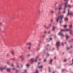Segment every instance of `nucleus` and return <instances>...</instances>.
<instances>
[{"label": "nucleus", "mask_w": 73, "mask_h": 73, "mask_svg": "<svg viewBox=\"0 0 73 73\" xmlns=\"http://www.w3.org/2000/svg\"><path fill=\"white\" fill-rule=\"evenodd\" d=\"M46 40H48V39L47 38V39H46Z\"/></svg>", "instance_id": "63"}, {"label": "nucleus", "mask_w": 73, "mask_h": 73, "mask_svg": "<svg viewBox=\"0 0 73 73\" xmlns=\"http://www.w3.org/2000/svg\"><path fill=\"white\" fill-rule=\"evenodd\" d=\"M69 27L70 28H72V27H73V25H69Z\"/></svg>", "instance_id": "14"}, {"label": "nucleus", "mask_w": 73, "mask_h": 73, "mask_svg": "<svg viewBox=\"0 0 73 73\" xmlns=\"http://www.w3.org/2000/svg\"><path fill=\"white\" fill-rule=\"evenodd\" d=\"M11 66H14V65L13 64L11 65Z\"/></svg>", "instance_id": "53"}, {"label": "nucleus", "mask_w": 73, "mask_h": 73, "mask_svg": "<svg viewBox=\"0 0 73 73\" xmlns=\"http://www.w3.org/2000/svg\"><path fill=\"white\" fill-rule=\"evenodd\" d=\"M30 56H31V54H28V55H27V57H29Z\"/></svg>", "instance_id": "27"}, {"label": "nucleus", "mask_w": 73, "mask_h": 73, "mask_svg": "<svg viewBox=\"0 0 73 73\" xmlns=\"http://www.w3.org/2000/svg\"><path fill=\"white\" fill-rule=\"evenodd\" d=\"M50 12L52 14H53V13H54V11H53V10H51Z\"/></svg>", "instance_id": "18"}, {"label": "nucleus", "mask_w": 73, "mask_h": 73, "mask_svg": "<svg viewBox=\"0 0 73 73\" xmlns=\"http://www.w3.org/2000/svg\"><path fill=\"white\" fill-rule=\"evenodd\" d=\"M44 33H46V31H45Z\"/></svg>", "instance_id": "57"}, {"label": "nucleus", "mask_w": 73, "mask_h": 73, "mask_svg": "<svg viewBox=\"0 0 73 73\" xmlns=\"http://www.w3.org/2000/svg\"><path fill=\"white\" fill-rule=\"evenodd\" d=\"M40 12H41V11H40V10H38V13H40Z\"/></svg>", "instance_id": "44"}, {"label": "nucleus", "mask_w": 73, "mask_h": 73, "mask_svg": "<svg viewBox=\"0 0 73 73\" xmlns=\"http://www.w3.org/2000/svg\"><path fill=\"white\" fill-rule=\"evenodd\" d=\"M31 46H29L28 48V49H29V50H30V49H31Z\"/></svg>", "instance_id": "29"}, {"label": "nucleus", "mask_w": 73, "mask_h": 73, "mask_svg": "<svg viewBox=\"0 0 73 73\" xmlns=\"http://www.w3.org/2000/svg\"><path fill=\"white\" fill-rule=\"evenodd\" d=\"M47 60H46V59H45L44 60V62H46Z\"/></svg>", "instance_id": "23"}, {"label": "nucleus", "mask_w": 73, "mask_h": 73, "mask_svg": "<svg viewBox=\"0 0 73 73\" xmlns=\"http://www.w3.org/2000/svg\"><path fill=\"white\" fill-rule=\"evenodd\" d=\"M52 40V38H50V40L51 41Z\"/></svg>", "instance_id": "38"}, {"label": "nucleus", "mask_w": 73, "mask_h": 73, "mask_svg": "<svg viewBox=\"0 0 73 73\" xmlns=\"http://www.w3.org/2000/svg\"><path fill=\"white\" fill-rule=\"evenodd\" d=\"M71 41H73V39H72L71 40Z\"/></svg>", "instance_id": "62"}, {"label": "nucleus", "mask_w": 73, "mask_h": 73, "mask_svg": "<svg viewBox=\"0 0 73 73\" xmlns=\"http://www.w3.org/2000/svg\"><path fill=\"white\" fill-rule=\"evenodd\" d=\"M57 8H56V7H55V10H57Z\"/></svg>", "instance_id": "52"}, {"label": "nucleus", "mask_w": 73, "mask_h": 73, "mask_svg": "<svg viewBox=\"0 0 73 73\" xmlns=\"http://www.w3.org/2000/svg\"><path fill=\"white\" fill-rule=\"evenodd\" d=\"M69 36H66V38H67V39H68V38H69Z\"/></svg>", "instance_id": "31"}, {"label": "nucleus", "mask_w": 73, "mask_h": 73, "mask_svg": "<svg viewBox=\"0 0 73 73\" xmlns=\"http://www.w3.org/2000/svg\"><path fill=\"white\" fill-rule=\"evenodd\" d=\"M41 64L40 62H39L38 63V65H39V64Z\"/></svg>", "instance_id": "48"}, {"label": "nucleus", "mask_w": 73, "mask_h": 73, "mask_svg": "<svg viewBox=\"0 0 73 73\" xmlns=\"http://www.w3.org/2000/svg\"><path fill=\"white\" fill-rule=\"evenodd\" d=\"M64 69H63L62 70V71H64Z\"/></svg>", "instance_id": "58"}, {"label": "nucleus", "mask_w": 73, "mask_h": 73, "mask_svg": "<svg viewBox=\"0 0 73 73\" xmlns=\"http://www.w3.org/2000/svg\"><path fill=\"white\" fill-rule=\"evenodd\" d=\"M26 66L27 68H28L29 66V64H27L26 65Z\"/></svg>", "instance_id": "13"}, {"label": "nucleus", "mask_w": 73, "mask_h": 73, "mask_svg": "<svg viewBox=\"0 0 73 73\" xmlns=\"http://www.w3.org/2000/svg\"><path fill=\"white\" fill-rule=\"evenodd\" d=\"M38 68H40V69H42V68H43V66L41 65L40 66H38Z\"/></svg>", "instance_id": "10"}, {"label": "nucleus", "mask_w": 73, "mask_h": 73, "mask_svg": "<svg viewBox=\"0 0 73 73\" xmlns=\"http://www.w3.org/2000/svg\"><path fill=\"white\" fill-rule=\"evenodd\" d=\"M32 44L31 43H27L26 44V45H31Z\"/></svg>", "instance_id": "15"}, {"label": "nucleus", "mask_w": 73, "mask_h": 73, "mask_svg": "<svg viewBox=\"0 0 73 73\" xmlns=\"http://www.w3.org/2000/svg\"><path fill=\"white\" fill-rule=\"evenodd\" d=\"M50 33V31H49L48 33V34H49V33Z\"/></svg>", "instance_id": "47"}, {"label": "nucleus", "mask_w": 73, "mask_h": 73, "mask_svg": "<svg viewBox=\"0 0 73 73\" xmlns=\"http://www.w3.org/2000/svg\"><path fill=\"white\" fill-rule=\"evenodd\" d=\"M30 61L32 62H34L35 61V59L33 58H32L30 59Z\"/></svg>", "instance_id": "9"}, {"label": "nucleus", "mask_w": 73, "mask_h": 73, "mask_svg": "<svg viewBox=\"0 0 73 73\" xmlns=\"http://www.w3.org/2000/svg\"><path fill=\"white\" fill-rule=\"evenodd\" d=\"M69 32H70V33L71 35H72V34L73 33V31H72V30H71L70 29V30Z\"/></svg>", "instance_id": "11"}, {"label": "nucleus", "mask_w": 73, "mask_h": 73, "mask_svg": "<svg viewBox=\"0 0 73 73\" xmlns=\"http://www.w3.org/2000/svg\"><path fill=\"white\" fill-rule=\"evenodd\" d=\"M68 7L70 8L72 7V6L70 5H68Z\"/></svg>", "instance_id": "21"}, {"label": "nucleus", "mask_w": 73, "mask_h": 73, "mask_svg": "<svg viewBox=\"0 0 73 73\" xmlns=\"http://www.w3.org/2000/svg\"><path fill=\"white\" fill-rule=\"evenodd\" d=\"M44 28H45L46 29V26L45 25H44Z\"/></svg>", "instance_id": "26"}, {"label": "nucleus", "mask_w": 73, "mask_h": 73, "mask_svg": "<svg viewBox=\"0 0 73 73\" xmlns=\"http://www.w3.org/2000/svg\"><path fill=\"white\" fill-rule=\"evenodd\" d=\"M56 46L57 47H58L59 46H60V42H56Z\"/></svg>", "instance_id": "5"}, {"label": "nucleus", "mask_w": 73, "mask_h": 73, "mask_svg": "<svg viewBox=\"0 0 73 73\" xmlns=\"http://www.w3.org/2000/svg\"><path fill=\"white\" fill-rule=\"evenodd\" d=\"M59 10H61V9H62V7H59Z\"/></svg>", "instance_id": "25"}, {"label": "nucleus", "mask_w": 73, "mask_h": 73, "mask_svg": "<svg viewBox=\"0 0 73 73\" xmlns=\"http://www.w3.org/2000/svg\"><path fill=\"white\" fill-rule=\"evenodd\" d=\"M53 73H55V72H53Z\"/></svg>", "instance_id": "64"}, {"label": "nucleus", "mask_w": 73, "mask_h": 73, "mask_svg": "<svg viewBox=\"0 0 73 73\" xmlns=\"http://www.w3.org/2000/svg\"><path fill=\"white\" fill-rule=\"evenodd\" d=\"M39 73V72H38V71L37 70H36L35 72L34 73Z\"/></svg>", "instance_id": "17"}, {"label": "nucleus", "mask_w": 73, "mask_h": 73, "mask_svg": "<svg viewBox=\"0 0 73 73\" xmlns=\"http://www.w3.org/2000/svg\"><path fill=\"white\" fill-rule=\"evenodd\" d=\"M43 37H45V35H43Z\"/></svg>", "instance_id": "56"}, {"label": "nucleus", "mask_w": 73, "mask_h": 73, "mask_svg": "<svg viewBox=\"0 0 73 73\" xmlns=\"http://www.w3.org/2000/svg\"><path fill=\"white\" fill-rule=\"evenodd\" d=\"M72 63L70 64V65H73V59H72Z\"/></svg>", "instance_id": "39"}, {"label": "nucleus", "mask_w": 73, "mask_h": 73, "mask_svg": "<svg viewBox=\"0 0 73 73\" xmlns=\"http://www.w3.org/2000/svg\"><path fill=\"white\" fill-rule=\"evenodd\" d=\"M53 19H52L51 20V22H53Z\"/></svg>", "instance_id": "35"}, {"label": "nucleus", "mask_w": 73, "mask_h": 73, "mask_svg": "<svg viewBox=\"0 0 73 73\" xmlns=\"http://www.w3.org/2000/svg\"><path fill=\"white\" fill-rule=\"evenodd\" d=\"M66 61H67V60H66V59H64L63 60L64 62H66Z\"/></svg>", "instance_id": "32"}, {"label": "nucleus", "mask_w": 73, "mask_h": 73, "mask_svg": "<svg viewBox=\"0 0 73 73\" xmlns=\"http://www.w3.org/2000/svg\"><path fill=\"white\" fill-rule=\"evenodd\" d=\"M49 73H50L51 72H50V67H49Z\"/></svg>", "instance_id": "22"}, {"label": "nucleus", "mask_w": 73, "mask_h": 73, "mask_svg": "<svg viewBox=\"0 0 73 73\" xmlns=\"http://www.w3.org/2000/svg\"><path fill=\"white\" fill-rule=\"evenodd\" d=\"M11 53L12 55H14V54H15L14 52H13V51H12L11 52Z\"/></svg>", "instance_id": "16"}, {"label": "nucleus", "mask_w": 73, "mask_h": 73, "mask_svg": "<svg viewBox=\"0 0 73 73\" xmlns=\"http://www.w3.org/2000/svg\"><path fill=\"white\" fill-rule=\"evenodd\" d=\"M52 26V24H49V27H51Z\"/></svg>", "instance_id": "43"}, {"label": "nucleus", "mask_w": 73, "mask_h": 73, "mask_svg": "<svg viewBox=\"0 0 73 73\" xmlns=\"http://www.w3.org/2000/svg\"><path fill=\"white\" fill-rule=\"evenodd\" d=\"M15 70V68H13V70Z\"/></svg>", "instance_id": "49"}, {"label": "nucleus", "mask_w": 73, "mask_h": 73, "mask_svg": "<svg viewBox=\"0 0 73 73\" xmlns=\"http://www.w3.org/2000/svg\"><path fill=\"white\" fill-rule=\"evenodd\" d=\"M54 59H56V57H54Z\"/></svg>", "instance_id": "55"}, {"label": "nucleus", "mask_w": 73, "mask_h": 73, "mask_svg": "<svg viewBox=\"0 0 73 73\" xmlns=\"http://www.w3.org/2000/svg\"><path fill=\"white\" fill-rule=\"evenodd\" d=\"M49 54H47V57H49Z\"/></svg>", "instance_id": "36"}, {"label": "nucleus", "mask_w": 73, "mask_h": 73, "mask_svg": "<svg viewBox=\"0 0 73 73\" xmlns=\"http://www.w3.org/2000/svg\"><path fill=\"white\" fill-rule=\"evenodd\" d=\"M7 64H8V65H9V64H10V63H9V62H7Z\"/></svg>", "instance_id": "42"}, {"label": "nucleus", "mask_w": 73, "mask_h": 73, "mask_svg": "<svg viewBox=\"0 0 73 73\" xmlns=\"http://www.w3.org/2000/svg\"><path fill=\"white\" fill-rule=\"evenodd\" d=\"M17 67L18 68H19V66H17Z\"/></svg>", "instance_id": "59"}, {"label": "nucleus", "mask_w": 73, "mask_h": 73, "mask_svg": "<svg viewBox=\"0 0 73 73\" xmlns=\"http://www.w3.org/2000/svg\"><path fill=\"white\" fill-rule=\"evenodd\" d=\"M11 70V69L10 68H8L7 69V71L8 72H9Z\"/></svg>", "instance_id": "20"}, {"label": "nucleus", "mask_w": 73, "mask_h": 73, "mask_svg": "<svg viewBox=\"0 0 73 73\" xmlns=\"http://www.w3.org/2000/svg\"><path fill=\"white\" fill-rule=\"evenodd\" d=\"M64 1H68V0H65Z\"/></svg>", "instance_id": "54"}, {"label": "nucleus", "mask_w": 73, "mask_h": 73, "mask_svg": "<svg viewBox=\"0 0 73 73\" xmlns=\"http://www.w3.org/2000/svg\"><path fill=\"white\" fill-rule=\"evenodd\" d=\"M56 28V26H52V31H55V29Z\"/></svg>", "instance_id": "7"}, {"label": "nucleus", "mask_w": 73, "mask_h": 73, "mask_svg": "<svg viewBox=\"0 0 73 73\" xmlns=\"http://www.w3.org/2000/svg\"><path fill=\"white\" fill-rule=\"evenodd\" d=\"M24 72H27V70H25Z\"/></svg>", "instance_id": "50"}, {"label": "nucleus", "mask_w": 73, "mask_h": 73, "mask_svg": "<svg viewBox=\"0 0 73 73\" xmlns=\"http://www.w3.org/2000/svg\"><path fill=\"white\" fill-rule=\"evenodd\" d=\"M59 14H60V13H61V11H59L58 12Z\"/></svg>", "instance_id": "46"}, {"label": "nucleus", "mask_w": 73, "mask_h": 73, "mask_svg": "<svg viewBox=\"0 0 73 73\" xmlns=\"http://www.w3.org/2000/svg\"><path fill=\"white\" fill-rule=\"evenodd\" d=\"M7 56H9V54H7Z\"/></svg>", "instance_id": "61"}, {"label": "nucleus", "mask_w": 73, "mask_h": 73, "mask_svg": "<svg viewBox=\"0 0 73 73\" xmlns=\"http://www.w3.org/2000/svg\"><path fill=\"white\" fill-rule=\"evenodd\" d=\"M67 27V25H64V28H66Z\"/></svg>", "instance_id": "33"}, {"label": "nucleus", "mask_w": 73, "mask_h": 73, "mask_svg": "<svg viewBox=\"0 0 73 73\" xmlns=\"http://www.w3.org/2000/svg\"><path fill=\"white\" fill-rule=\"evenodd\" d=\"M64 20H65V21H68V19L67 18H65L64 19Z\"/></svg>", "instance_id": "19"}, {"label": "nucleus", "mask_w": 73, "mask_h": 73, "mask_svg": "<svg viewBox=\"0 0 73 73\" xmlns=\"http://www.w3.org/2000/svg\"><path fill=\"white\" fill-rule=\"evenodd\" d=\"M63 17H64L63 15L58 17L56 19V21L57 22L60 21V23H61V21H62V18H63Z\"/></svg>", "instance_id": "1"}, {"label": "nucleus", "mask_w": 73, "mask_h": 73, "mask_svg": "<svg viewBox=\"0 0 73 73\" xmlns=\"http://www.w3.org/2000/svg\"><path fill=\"white\" fill-rule=\"evenodd\" d=\"M65 13V10H64L63 11V13Z\"/></svg>", "instance_id": "30"}, {"label": "nucleus", "mask_w": 73, "mask_h": 73, "mask_svg": "<svg viewBox=\"0 0 73 73\" xmlns=\"http://www.w3.org/2000/svg\"><path fill=\"white\" fill-rule=\"evenodd\" d=\"M72 47H73V46H72V45H71L70 46V48H72Z\"/></svg>", "instance_id": "41"}, {"label": "nucleus", "mask_w": 73, "mask_h": 73, "mask_svg": "<svg viewBox=\"0 0 73 73\" xmlns=\"http://www.w3.org/2000/svg\"><path fill=\"white\" fill-rule=\"evenodd\" d=\"M23 65H21V68H23Z\"/></svg>", "instance_id": "45"}, {"label": "nucleus", "mask_w": 73, "mask_h": 73, "mask_svg": "<svg viewBox=\"0 0 73 73\" xmlns=\"http://www.w3.org/2000/svg\"><path fill=\"white\" fill-rule=\"evenodd\" d=\"M67 7H68V3H65V5L64 6V10L65 9H66V8H67Z\"/></svg>", "instance_id": "4"}, {"label": "nucleus", "mask_w": 73, "mask_h": 73, "mask_svg": "<svg viewBox=\"0 0 73 73\" xmlns=\"http://www.w3.org/2000/svg\"><path fill=\"white\" fill-rule=\"evenodd\" d=\"M50 27V26L47 27L46 29H49V28Z\"/></svg>", "instance_id": "37"}, {"label": "nucleus", "mask_w": 73, "mask_h": 73, "mask_svg": "<svg viewBox=\"0 0 73 73\" xmlns=\"http://www.w3.org/2000/svg\"><path fill=\"white\" fill-rule=\"evenodd\" d=\"M0 25H1V26H2V25H3V23L0 22Z\"/></svg>", "instance_id": "24"}, {"label": "nucleus", "mask_w": 73, "mask_h": 73, "mask_svg": "<svg viewBox=\"0 0 73 73\" xmlns=\"http://www.w3.org/2000/svg\"><path fill=\"white\" fill-rule=\"evenodd\" d=\"M61 32H61H60L58 33V35H60V36H61V37H64V36H65V35H64V34L62 33V32ZM62 32H64V31H62Z\"/></svg>", "instance_id": "2"}, {"label": "nucleus", "mask_w": 73, "mask_h": 73, "mask_svg": "<svg viewBox=\"0 0 73 73\" xmlns=\"http://www.w3.org/2000/svg\"><path fill=\"white\" fill-rule=\"evenodd\" d=\"M52 62H53V60L52 59H51L50 60V61L49 62V64H51L52 63Z\"/></svg>", "instance_id": "12"}, {"label": "nucleus", "mask_w": 73, "mask_h": 73, "mask_svg": "<svg viewBox=\"0 0 73 73\" xmlns=\"http://www.w3.org/2000/svg\"><path fill=\"white\" fill-rule=\"evenodd\" d=\"M38 58V56H37L36 58H35V60H34V61H35V62H37V58Z\"/></svg>", "instance_id": "8"}, {"label": "nucleus", "mask_w": 73, "mask_h": 73, "mask_svg": "<svg viewBox=\"0 0 73 73\" xmlns=\"http://www.w3.org/2000/svg\"><path fill=\"white\" fill-rule=\"evenodd\" d=\"M61 6H62V5L61 4H60L59 5V7H62Z\"/></svg>", "instance_id": "28"}, {"label": "nucleus", "mask_w": 73, "mask_h": 73, "mask_svg": "<svg viewBox=\"0 0 73 73\" xmlns=\"http://www.w3.org/2000/svg\"><path fill=\"white\" fill-rule=\"evenodd\" d=\"M39 50V49H37L36 50H37V51L38 50Z\"/></svg>", "instance_id": "60"}, {"label": "nucleus", "mask_w": 73, "mask_h": 73, "mask_svg": "<svg viewBox=\"0 0 73 73\" xmlns=\"http://www.w3.org/2000/svg\"><path fill=\"white\" fill-rule=\"evenodd\" d=\"M70 29H62L61 30V31H63V32H66V31H70Z\"/></svg>", "instance_id": "3"}, {"label": "nucleus", "mask_w": 73, "mask_h": 73, "mask_svg": "<svg viewBox=\"0 0 73 73\" xmlns=\"http://www.w3.org/2000/svg\"><path fill=\"white\" fill-rule=\"evenodd\" d=\"M20 58H23V55H21L20 56Z\"/></svg>", "instance_id": "40"}, {"label": "nucleus", "mask_w": 73, "mask_h": 73, "mask_svg": "<svg viewBox=\"0 0 73 73\" xmlns=\"http://www.w3.org/2000/svg\"><path fill=\"white\" fill-rule=\"evenodd\" d=\"M70 49V47H67V50H69Z\"/></svg>", "instance_id": "34"}, {"label": "nucleus", "mask_w": 73, "mask_h": 73, "mask_svg": "<svg viewBox=\"0 0 73 73\" xmlns=\"http://www.w3.org/2000/svg\"><path fill=\"white\" fill-rule=\"evenodd\" d=\"M62 45H64V43H62Z\"/></svg>", "instance_id": "51"}, {"label": "nucleus", "mask_w": 73, "mask_h": 73, "mask_svg": "<svg viewBox=\"0 0 73 73\" xmlns=\"http://www.w3.org/2000/svg\"><path fill=\"white\" fill-rule=\"evenodd\" d=\"M6 67V66H4V67L2 68L1 67H0V70H3V69H5V68Z\"/></svg>", "instance_id": "6"}]
</instances>
